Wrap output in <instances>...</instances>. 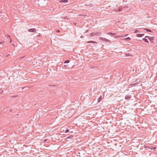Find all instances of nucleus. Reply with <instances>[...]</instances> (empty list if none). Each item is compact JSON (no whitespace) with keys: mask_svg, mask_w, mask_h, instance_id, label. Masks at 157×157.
<instances>
[{"mask_svg":"<svg viewBox=\"0 0 157 157\" xmlns=\"http://www.w3.org/2000/svg\"><path fill=\"white\" fill-rule=\"evenodd\" d=\"M117 33H108V34L111 36H114V38H117L121 37V36H116V35L117 34Z\"/></svg>","mask_w":157,"mask_h":157,"instance_id":"obj_1","label":"nucleus"},{"mask_svg":"<svg viewBox=\"0 0 157 157\" xmlns=\"http://www.w3.org/2000/svg\"><path fill=\"white\" fill-rule=\"evenodd\" d=\"M99 39L100 40L104 41H106V42H110V40H109L108 39H106L105 38L101 37H100L99 38Z\"/></svg>","mask_w":157,"mask_h":157,"instance_id":"obj_2","label":"nucleus"},{"mask_svg":"<svg viewBox=\"0 0 157 157\" xmlns=\"http://www.w3.org/2000/svg\"><path fill=\"white\" fill-rule=\"evenodd\" d=\"M131 97V96L130 94H128L126 95L125 97V99L126 100H128L130 99Z\"/></svg>","mask_w":157,"mask_h":157,"instance_id":"obj_3","label":"nucleus"},{"mask_svg":"<svg viewBox=\"0 0 157 157\" xmlns=\"http://www.w3.org/2000/svg\"><path fill=\"white\" fill-rule=\"evenodd\" d=\"M28 32H36V29L35 28H32L28 30Z\"/></svg>","mask_w":157,"mask_h":157,"instance_id":"obj_4","label":"nucleus"},{"mask_svg":"<svg viewBox=\"0 0 157 157\" xmlns=\"http://www.w3.org/2000/svg\"><path fill=\"white\" fill-rule=\"evenodd\" d=\"M144 35V34H136V36L137 37H141Z\"/></svg>","mask_w":157,"mask_h":157,"instance_id":"obj_5","label":"nucleus"},{"mask_svg":"<svg viewBox=\"0 0 157 157\" xmlns=\"http://www.w3.org/2000/svg\"><path fill=\"white\" fill-rule=\"evenodd\" d=\"M96 36H100L101 35V33L100 32H95Z\"/></svg>","mask_w":157,"mask_h":157,"instance_id":"obj_6","label":"nucleus"},{"mask_svg":"<svg viewBox=\"0 0 157 157\" xmlns=\"http://www.w3.org/2000/svg\"><path fill=\"white\" fill-rule=\"evenodd\" d=\"M60 2H64V3H67L68 2V0H61L59 1Z\"/></svg>","mask_w":157,"mask_h":157,"instance_id":"obj_7","label":"nucleus"},{"mask_svg":"<svg viewBox=\"0 0 157 157\" xmlns=\"http://www.w3.org/2000/svg\"><path fill=\"white\" fill-rule=\"evenodd\" d=\"M87 43H97V42L96 41H88L86 42Z\"/></svg>","mask_w":157,"mask_h":157,"instance_id":"obj_8","label":"nucleus"},{"mask_svg":"<svg viewBox=\"0 0 157 157\" xmlns=\"http://www.w3.org/2000/svg\"><path fill=\"white\" fill-rule=\"evenodd\" d=\"M121 39L122 40H127L128 41V40H129L131 39H130V37H127L126 38H124V39Z\"/></svg>","mask_w":157,"mask_h":157,"instance_id":"obj_9","label":"nucleus"},{"mask_svg":"<svg viewBox=\"0 0 157 157\" xmlns=\"http://www.w3.org/2000/svg\"><path fill=\"white\" fill-rule=\"evenodd\" d=\"M142 39H143V40H144V41L145 42H147V43H149V42H148V40H147V39L144 38H143Z\"/></svg>","mask_w":157,"mask_h":157,"instance_id":"obj_10","label":"nucleus"},{"mask_svg":"<svg viewBox=\"0 0 157 157\" xmlns=\"http://www.w3.org/2000/svg\"><path fill=\"white\" fill-rule=\"evenodd\" d=\"M145 30H146L147 31V32H151L152 31H151V30H150V29H144Z\"/></svg>","mask_w":157,"mask_h":157,"instance_id":"obj_11","label":"nucleus"},{"mask_svg":"<svg viewBox=\"0 0 157 157\" xmlns=\"http://www.w3.org/2000/svg\"><path fill=\"white\" fill-rule=\"evenodd\" d=\"M70 62V60H66L64 62V63H68L69 62Z\"/></svg>","mask_w":157,"mask_h":157,"instance_id":"obj_12","label":"nucleus"},{"mask_svg":"<svg viewBox=\"0 0 157 157\" xmlns=\"http://www.w3.org/2000/svg\"><path fill=\"white\" fill-rule=\"evenodd\" d=\"M89 36H90V37H93V36H94V35H93V34L92 33H90V35H89Z\"/></svg>","mask_w":157,"mask_h":157,"instance_id":"obj_13","label":"nucleus"},{"mask_svg":"<svg viewBox=\"0 0 157 157\" xmlns=\"http://www.w3.org/2000/svg\"><path fill=\"white\" fill-rule=\"evenodd\" d=\"M128 35V34H126V35H124L122 36H121V37H125V36H127Z\"/></svg>","mask_w":157,"mask_h":157,"instance_id":"obj_14","label":"nucleus"},{"mask_svg":"<svg viewBox=\"0 0 157 157\" xmlns=\"http://www.w3.org/2000/svg\"><path fill=\"white\" fill-rule=\"evenodd\" d=\"M150 40H153L154 39V37H151V38H150Z\"/></svg>","mask_w":157,"mask_h":157,"instance_id":"obj_15","label":"nucleus"},{"mask_svg":"<svg viewBox=\"0 0 157 157\" xmlns=\"http://www.w3.org/2000/svg\"><path fill=\"white\" fill-rule=\"evenodd\" d=\"M69 132V130L68 129H66L65 131V133H67Z\"/></svg>","mask_w":157,"mask_h":157,"instance_id":"obj_16","label":"nucleus"},{"mask_svg":"<svg viewBox=\"0 0 157 157\" xmlns=\"http://www.w3.org/2000/svg\"><path fill=\"white\" fill-rule=\"evenodd\" d=\"M145 38H147L148 39H149V40H150V38H149L148 36H145Z\"/></svg>","mask_w":157,"mask_h":157,"instance_id":"obj_17","label":"nucleus"},{"mask_svg":"<svg viewBox=\"0 0 157 157\" xmlns=\"http://www.w3.org/2000/svg\"><path fill=\"white\" fill-rule=\"evenodd\" d=\"M122 8H119L118 9V11H121L122 10Z\"/></svg>","mask_w":157,"mask_h":157,"instance_id":"obj_18","label":"nucleus"},{"mask_svg":"<svg viewBox=\"0 0 157 157\" xmlns=\"http://www.w3.org/2000/svg\"><path fill=\"white\" fill-rule=\"evenodd\" d=\"M138 32V31L137 30H135L134 32V33H137V32Z\"/></svg>","mask_w":157,"mask_h":157,"instance_id":"obj_19","label":"nucleus"},{"mask_svg":"<svg viewBox=\"0 0 157 157\" xmlns=\"http://www.w3.org/2000/svg\"><path fill=\"white\" fill-rule=\"evenodd\" d=\"M93 35H94V36H96V33H95V32H93L92 33Z\"/></svg>","mask_w":157,"mask_h":157,"instance_id":"obj_20","label":"nucleus"},{"mask_svg":"<svg viewBox=\"0 0 157 157\" xmlns=\"http://www.w3.org/2000/svg\"><path fill=\"white\" fill-rule=\"evenodd\" d=\"M4 41H2V42H0V44H1L2 43H4Z\"/></svg>","mask_w":157,"mask_h":157,"instance_id":"obj_21","label":"nucleus"},{"mask_svg":"<svg viewBox=\"0 0 157 157\" xmlns=\"http://www.w3.org/2000/svg\"><path fill=\"white\" fill-rule=\"evenodd\" d=\"M2 89V86H0V90H1Z\"/></svg>","mask_w":157,"mask_h":157,"instance_id":"obj_22","label":"nucleus"},{"mask_svg":"<svg viewBox=\"0 0 157 157\" xmlns=\"http://www.w3.org/2000/svg\"><path fill=\"white\" fill-rule=\"evenodd\" d=\"M64 67H67V66H68V65H64Z\"/></svg>","mask_w":157,"mask_h":157,"instance_id":"obj_23","label":"nucleus"},{"mask_svg":"<svg viewBox=\"0 0 157 157\" xmlns=\"http://www.w3.org/2000/svg\"><path fill=\"white\" fill-rule=\"evenodd\" d=\"M3 92H4L3 90H2V92H1V93H0V94H2V93H3Z\"/></svg>","mask_w":157,"mask_h":157,"instance_id":"obj_24","label":"nucleus"},{"mask_svg":"<svg viewBox=\"0 0 157 157\" xmlns=\"http://www.w3.org/2000/svg\"><path fill=\"white\" fill-rule=\"evenodd\" d=\"M83 36H80V38H83Z\"/></svg>","mask_w":157,"mask_h":157,"instance_id":"obj_25","label":"nucleus"},{"mask_svg":"<svg viewBox=\"0 0 157 157\" xmlns=\"http://www.w3.org/2000/svg\"><path fill=\"white\" fill-rule=\"evenodd\" d=\"M60 32V31L59 30H58L57 31V32Z\"/></svg>","mask_w":157,"mask_h":157,"instance_id":"obj_26","label":"nucleus"},{"mask_svg":"<svg viewBox=\"0 0 157 157\" xmlns=\"http://www.w3.org/2000/svg\"><path fill=\"white\" fill-rule=\"evenodd\" d=\"M8 37H10V36H9V35H8Z\"/></svg>","mask_w":157,"mask_h":157,"instance_id":"obj_27","label":"nucleus"},{"mask_svg":"<svg viewBox=\"0 0 157 157\" xmlns=\"http://www.w3.org/2000/svg\"><path fill=\"white\" fill-rule=\"evenodd\" d=\"M12 42V40H10V43H11Z\"/></svg>","mask_w":157,"mask_h":157,"instance_id":"obj_28","label":"nucleus"},{"mask_svg":"<svg viewBox=\"0 0 157 157\" xmlns=\"http://www.w3.org/2000/svg\"><path fill=\"white\" fill-rule=\"evenodd\" d=\"M2 12H0V14Z\"/></svg>","mask_w":157,"mask_h":157,"instance_id":"obj_29","label":"nucleus"},{"mask_svg":"<svg viewBox=\"0 0 157 157\" xmlns=\"http://www.w3.org/2000/svg\"><path fill=\"white\" fill-rule=\"evenodd\" d=\"M98 102H99V101H99V100H98Z\"/></svg>","mask_w":157,"mask_h":157,"instance_id":"obj_30","label":"nucleus"}]
</instances>
